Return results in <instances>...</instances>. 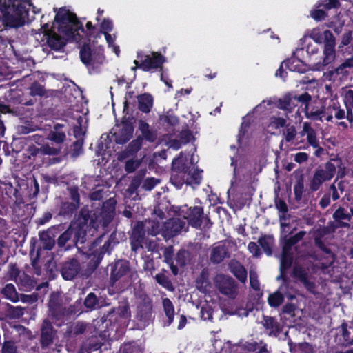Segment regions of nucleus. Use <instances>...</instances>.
Wrapping results in <instances>:
<instances>
[{
    "instance_id": "f257e3e1",
    "label": "nucleus",
    "mask_w": 353,
    "mask_h": 353,
    "mask_svg": "<svg viewBox=\"0 0 353 353\" xmlns=\"http://www.w3.org/2000/svg\"><path fill=\"white\" fill-rule=\"evenodd\" d=\"M54 11L56 14L51 28L45 22L44 16H42V28L49 46L54 50H60L67 41L79 39L80 25L76 16L69 10L61 8L59 10L54 8Z\"/></svg>"
},
{
    "instance_id": "f03ea898",
    "label": "nucleus",
    "mask_w": 353,
    "mask_h": 353,
    "mask_svg": "<svg viewBox=\"0 0 353 353\" xmlns=\"http://www.w3.org/2000/svg\"><path fill=\"white\" fill-rule=\"evenodd\" d=\"M324 48L323 53L319 52L315 44H309L307 53L309 59L310 70H323L325 67L332 63L335 59V39L330 30H325Z\"/></svg>"
},
{
    "instance_id": "7ed1b4c3",
    "label": "nucleus",
    "mask_w": 353,
    "mask_h": 353,
    "mask_svg": "<svg viewBox=\"0 0 353 353\" xmlns=\"http://www.w3.org/2000/svg\"><path fill=\"white\" fill-rule=\"evenodd\" d=\"M32 8L36 13L34 7L26 0H3L1 7L3 23L11 28L23 26L29 21L28 12Z\"/></svg>"
},
{
    "instance_id": "20e7f679",
    "label": "nucleus",
    "mask_w": 353,
    "mask_h": 353,
    "mask_svg": "<svg viewBox=\"0 0 353 353\" xmlns=\"http://www.w3.org/2000/svg\"><path fill=\"white\" fill-rule=\"evenodd\" d=\"M183 156L172 161L173 170L170 179L172 183L177 188H181L184 183L190 185L199 184L201 176L199 170L193 165L183 167Z\"/></svg>"
},
{
    "instance_id": "39448f33",
    "label": "nucleus",
    "mask_w": 353,
    "mask_h": 353,
    "mask_svg": "<svg viewBox=\"0 0 353 353\" xmlns=\"http://www.w3.org/2000/svg\"><path fill=\"white\" fill-rule=\"evenodd\" d=\"M304 105L305 114L307 118L312 120H321L325 113V109L320 102L311 103V97L307 93L301 94L296 98Z\"/></svg>"
},
{
    "instance_id": "423d86ee",
    "label": "nucleus",
    "mask_w": 353,
    "mask_h": 353,
    "mask_svg": "<svg viewBox=\"0 0 353 353\" xmlns=\"http://www.w3.org/2000/svg\"><path fill=\"white\" fill-rule=\"evenodd\" d=\"M138 58L140 60V63H139L138 61L135 60L134 63L136 66L132 68V70L139 68L144 71H149L161 67L165 61L164 57L157 52H152L150 54L146 55L139 54Z\"/></svg>"
},
{
    "instance_id": "0eeeda50",
    "label": "nucleus",
    "mask_w": 353,
    "mask_h": 353,
    "mask_svg": "<svg viewBox=\"0 0 353 353\" xmlns=\"http://www.w3.org/2000/svg\"><path fill=\"white\" fill-rule=\"evenodd\" d=\"M203 210L201 207L196 206L193 208H188L187 206L181 207L178 211V216L187 220L194 227H199L201 223Z\"/></svg>"
},
{
    "instance_id": "6e6552de",
    "label": "nucleus",
    "mask_w": 353,
    "mask_h": 353,
    "mask_svg": "<svg viewBox=\"0 0 353 353\" xmlns=\"http://www.w3.org/2000/svg\"><path fill=\"white\" fill-rule=\"evenodd\" d=\"M187 225L185 221L181 220V216L172 218L163 225L162 234L165 238L176 235L181 231L186 230Z\"/></svg>"
},
{
    "instance_id": "1a4fd4ad",
    "label": "nucleus",
    "mask_w": 353,
    "mask_h": 353,
    "mask_svg": "<svg viewBox=\"0 0 353 353\" xmlns=\"http://www.w3.org/2000/svg\"><path fill=\"white\" fill-rule=\"evenodd\" d=\"M214 282L221 293L231 298H234L236 296V285L231 278L223 274H219L215 277Z\"/></svg>"
},
{
    "instance_id": "9d476101",
    "label": "nucleus",
    "mask_w": 353,
    "mask_h": 353,
    "mask_svg": "<svg viewBox=\"0 0 353 353\" xmlns=\"http://www.w3.org/2000/svg\"><path fill=\"white\" fill-rule=\"evenodd\" d=\"M334 168L316 170L310 183V190L312 191L317 190L323 182L330 180L334 176Z\"/></svg>"
},
{
    "instance_id": "9b49d317",
    "label": "nucleus",
    "mask_w": 353,
    "mask_h": 353,
    "mask_svg": "<svg viewBox=\"0 0 353 353\" xmlns=\"http://www.w3.org/2000/svg\"><path fill=\"white\" fill-rule=\"evenodd\" d=\"M80 57L81 61L87 65V67L97 68L102 63L103 57L102 54H95L91 52V49L88 46H84L80 51Z\"/></svg>"
},
{
    "instance_id": "f8f14e48",
    "label": "nucleus",
    "mask_w": 353,
    "mask_h": 353,
    "mask_svg": "<svg viewBox=\"0 0 353 353\" xmlns=\"http://www.w3.org/2000/svg\"><path fill=\"white\" fill-rule=\"evenodd\" d=\"M132 274L129 270V265L127 261H118L114 265V268L111 273V279L114 281L123 279L128 283L131 282Z\"/></svg>"
},
{
    "instance_id": "ddd939ff",
    "label": "nucleus",
    "mask_w": 353,
    "mask_h": 353,
    "mask_svg": "<svg viewBox=\"0 0 353 353\" xmlns=\"http://www.w3.org/2000/svg\"><path fill=\"white\" fill-rule=\"evenodd\" d=\"M229 257L228 246L226 243H218L214 244L210 250V261L214 263L223 261Z\"/></svg>"
},
{
    "instance_id": "4468645a",
    "label": "nucleus",
    "mask_w": 353,
    "mask_h": 353,
    "mask_svg": "<svg viewBox=\"0 0 353 353\" xmlns=\"http://www.w3.org/2000/svg\"><path fill=\"white\" fill-rule=\"evenodd\" d=\"M338 0H323L322 3H319L317 8L310 12V16L316 21H321L325 19L327 14L323 9H331L337 7Z\"/></svg>"
},
{
    "instance_id": "2eb2a0df",
    "label": "nucleus",
    "mask_w": 353,
    "mask_h": 353,
    "mask_svg": "<svg viewBox=\"0 0 353 353\" xmlns=\"http://www.w3.org/2000/svg\"><path fill=\"white\" fill-rule=\"evenodd\" d=\"M163 226L159 227V223H156L154 221H145L144 223H138L134 227L132 232V235L135 237L139 234L142 230H148V233L152 235H156L159 233L162 234V229Z\"/></svg>"
},
{
    "instance_id": "dca6fc26",
    "label": "nucleus",
    "mask_w": 353,
    "mask_h": 353,
    "mask_svg": "<svg viewBox=\"0 0 353 353\" xmlns=\"http://www.w3.org/2000/svg\"><path fill=\"white\" fill-rule=\"evenodd\" d=\"M284 64L286 68L293 72L304 73L310 70L309 60L307 63H305L295 56L284 61Z\"/></svg>"
},
{
    "instance_id": "f3484780",
    "label": "nucleus",
    "mask_w": 353,
    "mask_h": 353,
    "mask_svg": "<svg viewBox=\"0 0 353 353\" xmlns=\"http://www.w3.org/2000/svg\"><path fill=\"white\" fill-rule=\"evenodd\" d=\"M301 137L306 136L308 143L314 147L317 148L319 146V141L316 139V134L315 130L311 127L310 124L307 122H305L303 124V129L300 132Z\"/></svg>"
},
{
    "instance_id": "a211bd4d",
    "label": "nucleus",
    "mask_w": 353,
    "mask_h": 353,
    "mask_svg": "<svg viewBox=\"0 0 353 353\" xmlns=\"http://www.w3.org/2000/svg\"><path fill=\"white\" fill-rule=\"evenodd\" d=\"M79 270L78 262L73 260L64 265L62 270V276L66 280H71L77 274Z\"/></svg>"
},
{
    "instance_id": "6ab92c4d",
    "label": "nucleus",
    "mask_w": 353,
    "mask_h": 353,
    "mask_svg": "<svg viewBox=\"0 0 353 353\" xmlns=\"http://www.w3.org/2000/svg\"><path fill=\"white\" fill-rule=\"evenodd\" d=\"M230 271L241 282H245L247 279V272L244 267L238 261H231L230 263Z\"/></svg>"
},
{
    "instance_id": "aec40b11",
    "label": "nucleus",
    "mask_w": 353,
    "mask_h": 353,
    "mask_svg": "<svg viewBox=\"0 0 353 353\" xmlns=\"http://www.w3.org/2000/svg\"><path fill=\"white\" fill-rule=\"evenodd\" d=\"M139 108L143 112H148L153 104V98L149 94H143L139 97Z\"/></svg>"
},
{
    "instance_id": "412c9836",
    "label": "nucleus",
    "mask_w": 353,
    "mask_h": 353,
    "mask_svg": "<svg viewBox=\"0 0 353 353\" xmlns=\"http://www.w3.org/2000/svg\"><path fill=\"white\" fill-rule=\"evenodd\" d=\"M133 128L130 125H123L122 132L117 135L116 141L119 143H124L132 136Z\"/></svg>"
},
{
    "instance_id": "4be33fe9",
    "label": "nucleus",
    "mask_w": 353,
    "mask_h": 353,
    "mask_svg": "<svg viewBox=\"0 0 353 353\" xmlns=\"http://www.w3.org/2000/svg\"><path fill=\"white\" fill-rule=\"evenodd\" d=\"M216 307L214 303H208L201 306V318L204 320H211L212 319V314Z\"/></svg>"
},
{
    "instance_id": "5701e85b",
    "label": "nucleus",
    "mask_w": 353,
    "mask_h": 353,
    "mask_svg": "<svg viewBox=\"0 0 353 353\" xmlns=\"http://www.w3.org/2000/svg\"><path fill=\"white\" fill-rule=\"evenodd\" d=\"M163 309H164L165 315L168 319V323L170 324L174 319V305L169 299L165 298L163 300Z\"/></svg>"
},
{
    "instance_id": "b1692460",
    "label": "nucleus",
    "mask_w": 353,
    "mask_h": 353,
    "mask_svg": "<svg viewBox=\"0 0 353 353\" xmlns=\"http://www.w3.org/2000/svg\"><path fill=\"white\" fill-rule=\"evenodd\" d=\"M273 242V238L271 236H265L259 239L260 245L268 255H270L272 254L271 249Z\"/></svg>"
},
{
    "instance_id": "393cba45",
    "label": "nucleus",
    "mask_w": 353,
    "mask_h": 353,
    "mask_svg": "<svg viewBox=\"0 0 353 353\" xmlns=\"http://www.w3.org/2000/svg\"><path fill=\"white\" fill-rule=\"evenodd\" d=\"M2 292L8 299L13 302H16L18 301V295L14 285H6L5 288L3 289Z\"/></svg>"
},
{
    "instance_id": "a878e982",
    "label": "nucleus",
    "mask_w": 353,
    "mask_h": 353,
    "mask_svg": "<svg viewBox=\"0 0 353 353\" xmlns=\"http://www.w3.org/2000/svg\"><path fill=\"white\" fill-rule=\"evenodd\" d=\"M333 216L336 221L341 223V226H347L348 224L346 223H343V221H350L351 219L350 215L347 214L345 212V210L343 208L336 210L334 213Z\"/></svg>"
},
{
    "instance_id": "bb28decb",
    "label": "nucleus",
    "mask_w": 353,
    "mask_h": 353,
    "mask_svg": "<svg viewBox=\"0 0 353 353\" xmlns=\"http://www.w3.org/2000/svg\"><path fill=\"white\" fill-rule=\"evenodd\" d=\"M264 326L270 330V334H275L279 331V325L273 318L265 319Z\"/></svg>"
},
{
    "instance_id": "cd10ccee",
    "label": "nucleus",
    "mask_w": 353,
    "mask_h": 353,
    "mask_svg": "<svg viewBox=\"0 0 353 353\" xmlns=\"http://www.w3.org/2000/svg\"><path fill=\"white\" fill-rule=\"evenodd\" d=\"M283 297L282 294L279 292H276L270 294L268 297V303H269L270 305H271L272 307L279 306L280 304H281V303L283 302Z\"/></svg>"
},
{
    "instance_id": "c85d7f7f",
    "label": "nucleus",
    "mask_w": 353,
    "mask_h": 353,
    "mask_svg": "<svg viewBox=\"0 0 353 353\" xmlns=\"http://www.w3.org/2000/svg\"><path fill=\"white\" fill-rule=\"evenodd\" d=\"M304 192V183L303 179H299L294 186V192L296 200H301Z\"/></svg>"
},
{
    "instance_id": "c756f323",
    "label": "nucleus",
    "mask_w": 353,
    "mask_h": 353,
    "mask_svg": "<svg viewBox=\"0 0 353 353\" xmlns=\"http://www.w3.org/2000/svg\"><path fill=\"white\" fill-rule=\"evenodd\" d=\"M286 120L280 117H272L270 119L269 127L272 129H279L285 125Z\"/></svg>"
},
{
    "instance_id": "7c9ffc66",
    "label": "nucleus",
    "mask_w": 353,
    "mask_h": 353,
    "mask_svg": "<svg viewBox=\"0 0 353 353\" xmlns=\"http://www.w3.org/2000/svg\"><path fill=\"white\" fill-rule=\"evenodd\" d=\"M344 103L347 108V114H349L352 108H353V91L348 90L345 92L344 95Z\"/></svg>"
},
{
    "instance_id": "2f4dec72",
    "label": "nucleus",
    "mask_w": 353,
    "mask_h": 353,
    "mask_svg": "<svg viewBox=\"0 0 353 353\" xmlns=\"http://www.w3.org/2000/svg\"><path fill=\"white\" fill-rule=\"evenodd\" d=\"M48 139L59 144L63 142L65 139V134L62 132L53 131L49 134Z\"/></svg>"
},
{
    "instance_id": "473e14b6",
    "label": "nucleus",
    "mask_w": 353,
    "mask_h": 353,
    "mask_svg": "<svg viewBox=\"0 0 353 353\" xmlns=\"http://www.w3.org/2000/svg\"><path fill=\"white\" fill-rule=\"evenodd\" d=\"M139 128L145 139L151 141L154 140V136L150 132L149 125L145 122L141 121Z\"/></svg>"
},
{
    "instance_id": "72a5a7b5",
    "label": "nucleus",
    "mask_w": 353,
    "mask_h": 353,
    "mask_svg": "<svg viewBox=\"0 0 353 353\" xmlns=\"http://www.w3.org/2000/svg\"><path fill=\"white\" fill-rule=\"evenodd\" d=\"M324 32H321L319 28H314L310 32V37L314 40L316 43H324Z\"/></svg>"
},
{
    "instance_id": "f704fd0d",
    "label": "nucleus",
    "mask_w": 353,
    "mask_h": 353,
    "mask_svg": "<svg viewBox=\"0 0 353 353\" xmlns=\"http://www.w3.org/2000/svg\"><path fill=\"white\" fill-rule=\"evenodd\" d=\"M104 35L107 43L112 47L113 52L118 56L119 54V48L114 44L116 36L114 34L112 35L109 34V32H105Z\"/></svg>"
},
{
    "instance_id": "c9c22d12",
    "label": "nucleus",
    "mask_w": 353,
    "mask_h": 353,
    "mask_svg": "<svg viewBox=\"0 0 353 353\" xmlns=\"http://www.w3.org/2000/svg\"><path fill=\"white\" fill-rule=\"evenodd\" d=\"M73 233L72 227H70L64 233H63L58 239V243L60 246H63L66 242L71 238Z\"/></svg>"
},
{
    "instance_id": "e433bc0d",
    "label": "nucleus",
    "mask_w": 353,
    "mask_h": 353,
    "mask_svg": "<svg viewBox=\"0 0 353 353\" xmlns=\"http://www.w3.org/2000/svg\"><path fill=\"white\" fill-rule=\"evenodd\" d=\"M209 282L203 276H201L196 281V288L201 292H205L208 290Z\"/></svg>"
},
{
    "instance_id": "4c0bfd02",
    "label": "nucleus",
    "mask_w": 353,
    "mask_h": 353,
    "mask_svg": "<svg viewBox=\"0 0 353 353\" xmlns=\"http://www.w3.org/2000/svg\"><path fill=\"white\" fill-rule=\"evenodd\" d=\"M141 164V161L139 159L129 160L125 163V170L128 172H134Z\"/></svg>"
},
{
    "instance_id": "58836bf2",
    "label": "nucleus",
    "mask_w": 353,
    "mask_h": 353,
    "mask_svg": "<svg viewBox=\"0 0 353 353\" xmlns=\"http://www.w3.org/2000/svg\"><path fill=\"white\" fill-rule=\"evenodd\" d=\"M295 353H313V350L308 343H301L296 347Z\"/></svg>"
},
{
    "instance_id": "ea45409f",
    "label": "nucleus",
    "mask_w": 353,
    "mask_h": 353,
    "mask_svg": "<svg viewBox=\"0 0 353 353\" xmlns=\"http://www.w3.org/2000/svg\"><path fill=\"white\" fill-rule=\"evenodd\" d=\"M156 281L163 285L164 288L169 289L170 287V282L168 277L162 274H157L155 276Z\"/></svg>"
},
{
    "instance_id": "a19ab883",
    "label": "nucleus",
    "mask_w": 353,
    "mask_h": 353,
    "mask_svg": "<svg viewBox=\"0 0 353 353\" xmlns=\"http://www.w3.org/2000/svg\"><path fill=\"white\" fill-rule=\"evenodd\" d=\"M159 181L154 178H149L145 180L143 184V188L145 190H151L154 187L159 183Z\"/></svg>"
},
{
    "instance_id": "79ce46f5",
    "label": "nucleus",
    "mask_w": 353,
    "mask_h": 353,
    "mask_svg": "<svg viewBox=\"0 0 353 353\" xmlns=\"http://www.w3.org/2000/svg\"><path fill=\"white\" fill-rule=\"evenodd\" d=\"M52 341V335L49 333V330L47 328H43L41 341L45 345H49Z\"/></svg>"
},
{
    "instance_id": "37998d69",
    "label": "nucleus",
    "mask_w": 353,
    "mask_h": 353,
    "mask_svg": "<svg viewBox=\"0 0 353 353\" xmlns=\"http://www.w3.org/2000/svg\"><path fill=\"white\" fill-rule=\"evenodd\" d=\"M97 304V297L92 293L89 294L85 300V305L88 308H93Z\"/></svg>"
},
{
    "instance_id": "c03bdc74",
    "label": "nucleus",
    "mask_w": 353,
    "mask_h": 353,
    "mask_svg": "<svg viewBox=\"0 0 353 353\" xmlns=\"http://www.w3.org/2000/svg\"><path fill=\"white\" fill-rule=\"evenodd\" d=\"M292 99L289 96L285 97L282 100L279 101V107L281 109L290 110L292 108L291 105Z\"/></svg>"
},
{
    "instance_id": "a18cd8bd",
    "label": "nucleus",
    "mask_w": 353,
    "mask_h": 353,
    "mask_svg": "<svg viewBox=\"0 0 353 353\" xmlns=\"http://www.w3.org/2000/svg\"><path fill=\"white\" fill-rule=\"evenodd\" d=\"M250 285L253 289H254L256 290H259L260 285H259V282L257 279V275L253 271H250Z\"/></svg>"
},
{
    "instance_id": "49530a36",
    "label": "nucleus",
    "mask_w": 353,
    "mask_h": 353,
    "mask_svg": "<svg viewBox=\"0 0 353 353\" xmlns=\"http://www.w3.org/2000/svg\"><path fill=\"white\" fill-rule=\"evenodd\" d=\"M296 134V131L294 126L287 128L285 132V138L287 141H291L293 140Z\"/></svg>"
},
{
    "instance_id": "de8ad7c7",
    "label": "nucleus",
    "mask_w": 353,
    "mask_h": 353,
    "mask_svg": "<svg viewBox=\"0 0 353 353\" xmlns=\"http://www.w3.org/2000/svg\"><path fill=\"white\" fill-rule=\"evenodd\" d=\"M113 28L112 22L109 19H104L101 24V32L105 34L112 31Z\"/></svg>"
},
{
    "instance_id": "09e8293b",
    "label": "nucleus",
    "mask_w": 353,
    "mask_h": 353,
    "mask_svg": "<svg viewBox=\"0 0 353 353\" xmlns=\"http://www.w3.org/2000/svg\"><path fill=\"white\" fill-rule=\"evenodd\" d=\"M41 152L45 154H55L58 152L59 149L50 147L48 145H44L40 149Z\"/></svg>"
},
{
    "instance_id": "8fccbe9b",
    "label": "nucleus",
    "mask_w": 353,
    "mask_h": 353,
    "mask_svg": "<svg viewBox=\"0 0 353 353\" xmlns=\"http://www.w3.org/2000/svg\"><path fill=\"white\" fill-rule=\"evenodd\" d=\"M294 159L299 163L305 162L308 159V154L305 152H298L294 154Z\"/></svg>"
},
{
    "instance_id": "3c124183",
    "label": "nucleus",
    "mask_w": 353,
    "mask_h": 353,
    "mask_svg": "<svg viewBox=\"0 0 353 353\" xmlns=\"http://www.w3.org/2000/svg\"><path fill=\"white\" fill-rule=\"evenodd\" d=\"M248 248L250 252L252 253L254 256L257 257L260 255V250L256 243L250 242L248 244Z\"/></svg>"
},
{
    "instance_id": "603ef678",
    "label": "nucleus",
    "mask_w": 353,
    "mask_h": 353,
    "mask_svg": "<svg viewBox=\"0 0 353 353\" xmlns=\"http://www.w3.org/2000/svg\"><path fill=\"white\" fill-rule=\"evenodd\" d=\"M2 352L3 353H16V349L12 343L6 342L4 343Z\"/></svg>"
},
{
    "instance_id": "864d4df0",
    "label": "nucleus",
    "mask_w": 353,
    "mask_h": 353,
    "mask_svg": "<svg viewBox=\"0 0 353 353\" xmlns=\"http://www.w3.org/2000/svg\"><path fill=\"white\" fill-rule=\"evenodd\" d=\"M141 147V139H137L133 141L130 145V149L132 152L138 151Z\"/></svg>"
},
{
    "instance_id": "5fc2aeb1",
    "label": "nucleus",
    "mask_w": 353,
    "mask_h": 353,
    "mask_svg": "<svg viewBox=\"0 0 353 353\" xmlns=\"http://www.w3.org/2000/svg\"><path fill=\"white\" fill-rule=\"evenodd\" d=\"M186 256L187 253L184 250L179 252L176 257V261L180 265H183L184 264Z\"/></svg>"
},
{
    "instance_id": "6e6d98bb",
    "label": "nucleus",
    "mask_w": 353,
    "mask_h": 353,
    "mask_svg": "<svg viewBox=\"0 0 353 353\" xmlns=\"http://www.w3.org/2000/svg\"><path fill=\"white\" fill-rule=\"evenodd\" d=\"M330 191L332 194L333 200H337L340 197V194L338 193L335 184H332L330 188Z\"/></svg>"
},
{
    "instance_id": "4d7b16f0",
    "label": "nucleus",
    "mask_w": 353,
    "mask_h": 353,
    "mask_svg": "<svg viewBox=\"0 0 353 353\" xmlns=\"http://www.w3.org/2000/svg\"><path fill=\"white\" fill-rule=\"evenodd\" d=\"M335 117L338 119H342L345 117V111L343 109H338L335 112Z\"/></svg>"
},
{
    "instance_id": "13d9d810",
    "label": "nucleus",
    "mask_w": 353,
    "mask_h": 353,
    "mask_svg": "<svg viewBox=\"0 0 353 353\" xmlns=\"http://www.w3.org/2000/svg\"><path fill=\"white\" fill-rule=\"evenodd\" d=\"M186 318L185 316L183 315H181L180 316V321H179V325H178V329H182L186 324Z\"/></svg>"
},
{
    "instance_id": "bf43d9fd",
    "label": "nucleus",
    "mask_w": 353,
    "mask_h": 353,
    "mask_svg": "<svg viewBox=\"0 0 353 353\" xmlns=\"http://www.w3.org/2000/svg\"><path fill=\"white\" fill-rule=\"evenodd\" d=\"M285 66V64H284V62L282 63L281 67L279 68V69L276 71V76H279L281 78H284L285 77V75H284V71L283 70V68Z\"/></svg>"
},
{
    "instance_id": "052dcab7",
    "label": "nucleus",
    "mask_w": 353,
    "mask_h": 353,
    "mask_svg": "<svg viewBox=\"0 0 353 353\" xmlns=\"http://www.w3.org/2000/svg\"><path fill=\"white\" fill-rule=\"evenodd\" d=\"M350 42V36L349 34H345L343 37L341 43L343 45L346 46Z\"/></svg>"
},
{
    "instance_id": "680f3d73",
    "label": "nucleus",
    "mask_w": 353,
    "mask_h": 353,
    "mask_svg": "<svg viewBox=\"0 0 353 353\" xmlns=\"http://www.w3.org/2000/svg\"><path fill=\"white\" fill-rule=\"evenodd\" d=\"M320 204L323 208L327 206L329 204V199L327 197H323L320 201Z\"/></svg>"
},
{
    "instance_id": "e2e57ef3",
    "label": "nucleus",
    "mask_w": 353,
    "mask_h": 353,
    "mask_svg": "<svg viewBox=\"0 0 353 353\" xmlns=\"http://www.w3.org/2000/svg\"><path fill=\"white\" fill-rule=\"evenodd\" d=\"M344 183H345L344 181H340L337 184L338 188L340 190L341 193H342L343 192V190H344V189L345 188Z\"/></svg>"
},
{
    "instance_id": "0e129e2a",
    "label": "nucleus",
    "mask_w": 353,
    "mask_h": 353,
    "mask_svg": "<svg viewBox=\"0 0 353 353\" xmlns=\"http://www.w3.org/2000/svg\"><path fill=\"white\" fill-rule=\"evenodd\" d=\"M191 92V89H182L181 90H180L179 92H178V93L176 94V96H178L179 94H189Z\"/></svg>"
},
{
    "instance_id": "69168bd1",
    "label": "nucleus",
    "mask_w": 353,
    "mask_h": 353,
    "mask_svg": "<svg viewBox=\"0 0 353 353\" xmlns=\"http://www.w3.org/2000/svg\"><path fill=\"white\" fill-rule=\"evenodd\" d=\"M343 65L345 67H351L353 66V59H348L344 63Z\"/></svg>"
},
{
    "instance_id": "338daca9",
    "label": "nucleus",
    "mask_w": 353,
    "mask_h": 353,
    "mask_svg": "<svg viewBox=\"0 0 353 353\" xmlns=\"http://www.w3.org/2000/svg\"><path fill=\"white\" fill-rule=\"evenodd\" d=\"M172 250V249L170 248V249H167V250H165V259H166L167 260H168V259H169L170 256V255H171V254H172V250Z\"/></svg>"
},
{
    "instance_id": "774afa93",
    "label": "nucleus",
    "mask_w": 353,
    "mask_h": 353,
    "mask_svg": "<svg viewBox=\"0 0 353 353\" xmlns=\"http://www.w3.org/2000/svg\"><path fill=\"white\" fill-rule=\"evenodd\" d=\"M325 115H327V117H326V119H326L327 121H332V118H333V117H332V112H325V114H324L323 116H325Z\"/></svg>"
}]
</instances>
